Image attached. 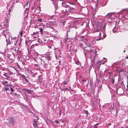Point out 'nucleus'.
Here are the masks:
<instances>
[{
  "instance_id": "1a4fd4ad",
  "label": "nucleus",
  "mask_w": 128,
  "mask_h": 128,
  "mask_svg": "<svg viewBox=\"0 0 128 128\" xmlns=\"http://www.w3.org/2000/svg\"><path fill=\"white\" fill-rule=\"evenodd\" d=\"M26 92L29 94H30L31 93V90H26Z\"/></svg>"
},
{
  "instance_id": "58836bf2",
  "label": "nucleus",
  "mask_w": 128,
  "mask_h": 128,
  "mask_svg": "<svg viewBox=\"0 0 128 128\" xmlns=\"http://www.w3.org/2000/svg\"><path fill=\"white\" fill-rule=\"evenodd\" d=\"M122 128H123V127H122Z\"/></svg>"
},
{
  "instance_id": "f8f14e48",
  "label": "nucleus",
  "mask_w": 128,
  "mask_h": 128,
  "mask_svg": "<svg viewBox=\"0 0 128 128\" xmlns=\"http://www.w3.org/2000/svg\"><path fill=\"white\" fill-rule=\"evenodd\" d=\"M42 20L40 19H38V21L40 22H42Z\"/></svg>"
},
{
  "instance_id": "c756f323",
  "label": "nucleus",
  "mask_w": 128,
  "mask_h": 128,
  "mask_svg": "<svg viewBox=\"0 0 128 128\" xmlns=\"http://www.w3.org/2000/svg\"><path fill=\"white\" fill-rule=\"evenodd\" d=\"M125 52V50H124V52Z\"/></svg>"
},
{
  "instance_id": "5701e85b",
  "label": "nucleus",
  "mask_w": 128,
  "mask_h": 128,
  "mask_svg": "<svg viewBox=\"0 0 128 128\" xmlns=\"http://www.w3.org/2000/svg\"><path fill=\"white\" fill-rule=\"evenodd\" d=\"M82 81L83 82H86V80H82Z\"/></svg>"
},
{
  "instance_id": "0eeeda50",
  "label": "nucleus",
  "mask_w": 128,
  "mask_h": 128,
  "mask_svg": "<svg viewBox=\"0 0 128 128\" xmlns=\"http://www.w3.org/2000/svg\"><path fill=\"white\" fill-rule=\"evenodd\" d=\"M63 6L64 7H66V8H69L68 9V11H71V10H72V9L71 8H70V7H69L68 6V5H66V6L65 5V6Z\"/></svg>"
},
{
  "instance_id": "e433bc0d",
  "label": "nucleus",
  "mask_w": 128,
  "mask_h": 128,
  "mask_svg": "<svg viewBox=\"0 0 128 128\" xmlns=\"http://www.w3.org/2000/svg\"><path fill=\"white\" fill-rule=\"evenodd\" d=\"M70 44H71V42H70Z\"/></svg>"
},
{
  "instance_id": "dca6fc26",
  "label": "nucleus",
  "mask_w": 128,
  "mask_h": 128,
  "mask_svg": "<svg viewBox=\"0 0 128 128\" xmlns=\"http://www.w3.org/2000/svg\"><path fill=\"white\" fill-rule=\"evenodd\" d=\"M94 128H97V127L96 126V124H95L94 126Z\"/></svg>"
},
{
  "instance_id": "4c0bfd02",
  "label": "nucleus",
  "mask_w": 128,
  "mask_h": 128,
  "mask_svg": "<svg viewBox=\"0 0 128 128\" xmlns=\"http://www.w3.org/2000/svg\"><path fill=\"white\" fill-rule=\"evenodd\" d=\"M1 65L0 64V66H1Z\"/></svg>"
},
{
  "instance_id": "c9c22d12",
  "label": "nucleus",
  "mask_w": 128,
  "mask_h": 128,
  "mask_svg": "<svg viewBox=\"0 0 128 128\" xmlns=\"http://www.w3.org/2000/svg\"><path fill=\"white\" fill-rule=\"evenodd\" d=\"M96 124V126H97V125L98 124Z\"/></svg>"
},
{
  "instance_id": "f704fd0d",
  "label": "nucleus",
  "mask_w": 128,
  "mask_h": 128,
  "mask_svg": "<svg viewBox=\"0 0 128 128\" xmlns=\"http://www.w3.org/2000/svg\"><path fill=\"white\" fill-rule=\"evenodd\" d=\"M127 58H128V56H127Z\"/></svg>"
},
{
  "instance_id": "aec40b11",
  "label": "nucleus",
  "mask_w": 128,
  "mask_h": 128,
  "mask_svg": "<svg viewBox=\"0 0 128 128\" xmlns=\"http://www.w3.org/2000/svg\"><path fill=\"white\" fill-rule=\"evenodd\" d=\"M114 80L113 79L112 80V82L113 83L114 82Z\"/></svg>"
},
{
  "instance_id": "cd10ccee",
  "label": "nucleus",
  "mask_w": 128,
  "mask_h": 128,
  "mask_svg": "<svg viewBox=\"0 0 128 128\" xmlns=\"http://www.w3.org/2000/svg\"><path fill=\"white\" fill-rule=\"evenodd\" d=\"M84 37V36H83L82 37V38H83Z\"/></svg>"
},
{
  "instance_id": "f257e3e1",
  "label": "nucleus",
  "mask_w": 128,
  "mask_h": 128,
  "mask_svg": "<svg viewBox=\"0 0 128 128\" xmlns=\"http://www.w3.org/2000/svg\"><path fill=\"white\" fill-rule=\"evenodd\" d=\"M7 120L10 121V123L13 125L16 122V119L13 117H10L7 119Z\"/></svg>"
},
{
  "instance_id": "bb28decb",
  "label": "nucleus",
  "mask_w": 128,
  "mask_h": 128,
  "mask_svg": "<svg viewBox=\"0 0 128 128\" xmlns=\"http://www.w3.org/2000/svg\"><path fill=\"white\" fill-rule=\"evenodd\" d=\"M5 82L6 83H7L8 82H7V81H5Z\"/></svg>"
},
{
  "instance_id": "6ab92c4d",
  "label": "nucleus",
  "mask_w": 128,
  "mask_h": 128,
  "mask_svg": "<svg viewBox=\"0 0 128 128\" xmlns=\"http://www.w3.org/2000/svg\"><path fill=\"white\" fill-rule=\"evenodd\" d=\"M85 112L87 114V115H88V111L87 110H85Z\"/></svg>"
},
{
  "instance_id": "2eb2a0df",
  "label": "nucleus",
  "mask_w": 128,
  "mask_h": 128,
  "mask_svg": "<svg viewBox=\"0 0 128 128\" xmlns=\"http://www.w3.org/2000/svg\"><path fill=\"white\" fill-rule=\"evenodd\" d=\"M37 121L36 119H34V122H37Z\"/></svg>"
},
{
  "instance_id": "6e6552de",
  "label": "nucleus",
  "mask_w": 128,
  "mask_h": 128,
  "mask_svg": "<svg viewBox=\"0 0 128 128\" xmlns=\"http://www.w3.org/2000/svg\"><path fill=\"white\" fill-rule=\"evenodd\" d=\"M37 122H34V123L33 124L34 126L35 127H37L38 126V124L37 123Z\"/></svg>"
},
{
  "instance_id": "9b49d317",
  "label": "nucleus",
  "mask_w": 128,
  "mask_h": 128,
  "mask_svg": "<svg viewBox=\"0 0 128 128\" xmlns=\"http://www.w3.org/2000/svg\"><path fill=\"white\" fill-rule=\"evenodd\" d=\"M116 30V28H115L113 29L112 31L114 33Z\"/></svg>"
},
{
  "instance_id": "473e14b6",
  "label": "nucleus",
  "mask_w": 128,
  "mask_h": 128,
  "mask_svg": "<svg viewBox=\"0 0 128 128\" xmlns=\"http://www.w3.org/2000/svg\"><path fill=\"white\" fill-rule=\"evenodd\" d=\"M35 34V33L34 32V33H33V34Z\"/></svg>"
},
{
  "instance_id": "f3484780",
  "label": "nucleus",
  "mask_w": 128,
  "mask_h": 128,
  "mask_svg": "<svg viewBox=\"0 0 128 128\" xmlns=\"http://www.w3.org/2000/svg\"><path fill=\"white\" fill-rule=\"evenodd\" d=\"M25 80L27 82V83H28V80L26 79V78H25Z\"/></svg>"
},
{
  "instance_id": "2f4dec72",
  "label": "nucleus",
  "mask_w": 128,
  "mask_h": 128,
  "mask_svg": "<svg viewBox=\"0 0 128 128\" xmlns=\"http://www.w3.org/2000/svg\"><path fill=\"white\" fill-rule=\"evenodd\" d=\"M109 124V125H111V124Z\"/></svg>"
},
{
  "instance_id": "39448f33",
  "label": "nucleus",
  "mask_w": 128,
  "mask_h": 128,
  "mask_svg": "<svg viewBox=\"0 0 128 128\" xmlns=\"http://www.w3.org/2000/svg\"><path fill=\"white\" fill-rule=\"evenodd\" d=\"M99 32V35H100V38H98V39H97L96 40H97V41H98L99 40H101L102 39H103V38H101V33L100 32H99V31H98V30H96V31H94V32Z\"/></svg>"
},
{
  "instance_id": "9d476101",
  "label": "nucleus",
  "mask_w": 128,
  "mask_h": 128,
  "mask_svg": "<svg viewBox=\"0 0 128 128\" xmlns=\"http://www.w3.org/2000/svg\"><path fill=\"white\" fill-rule=\"evenodd\" d=\"M69 81L67 80V81H64V82H63V84H64L65 85L67 84V82H68Z\"/></svg>"
},
{
  "instance_id": "20e7f679",
  "label": "nucleus",
  "mask_w": 128,
  "mask_h": 128,
  "mask_svg": "<svg viewBox=\"0 0 128 128\" xmlns=\"http://www.w3.org/2000/svg\"><path fill=\"white\" fill-rule=\"evenodd\" d=\"M69 38L67 37L64 40V42L65 43H66L67 44H68V42L69 43L68 44H70L69 43Z\"/></svg>"
},
{
  "instance_id": "f03ea898",
  "label": "nucleus",
  "mask_w": 128,
  "mask_h": 128,
  "mask_svg": "<svg viewBox=\"0 0 128 128\" xmlns=\"http://www.w3.org/2000/svg\"><path fill=\"white\" fill-rule=\"evenodd\" d=\"M18 40L16 38H13L12 40V43L14 44V45L15 46L16 45Z\"/></svg>"
},
{
  "instance_id": "4be33fe9",
  "label": "nucleus",
  "mask_w": 128,
  "mask_h": 128,
  "mask_svg": "<svg viewBox=\"0 0 128 128\" xmlns=\"http://www.w3.org/2000/svg\"><path fill=\"white\" fill-rule=\"evenodd\" d=\"M56 123L57 124H58V121H56Z\"/></svg>"
},
{
  "instance_id": "423d86ee",
  "label": "nucleus",
  "mask_w": 128,
  "mask_h": 128,
  "mask_svg": "<svg viewBox=\"0 0 128 128\" xmlns=\"http://www.w3.org/2000/svg\"><path fill=\"white\" fill-rule=\"evenodd\" d=\"M114 104H112L110 107V110H112L113 109H114L115 108H114Z\"/></svg>"
},
{
  "instance_id": "72a5a7b5",
  "label": "nucleus",
  "mask_w": 128,
  "mask_h": 128,
  "mask_svg": "<svg viewBox=\"0 0 128 128\" xmlns=\"http://www.w3.org/2000/svg\"><path fill=\"white\" fill-rule=\"evenodd\" d=\"M40 7L39 8V9H40Z\"/></svg>"
},
{
  "instance_id": "a878e982",
  "label": "nucleus",
  "mask_w": 128,
  "mask_h": 128,
  "mask_svg": "<svg viewBox=\"0 0 128 128\" xmlns=\"http://www.w3.org/2000/svg\"><path fill=\"white\" fill-rule=\"evenodd\" d=\"M6 74L4 73V74L3 75L4 76H6Z\"/></svg>"
},
{
  "instance_id": "7ed1b4c3",
  "label": "nucleus",
  "mask_w": 128,
  "mask_h": 128,
  "mask_svg": "<svg viewBox=\"0 0 128 128\" xmlns=\"http://www.w3.org/2000/svg\"><path fill=\"white\" fill-rule=\"evenodd\" d=\"M117 92L119 93V94H122L123 93V90L122 88H120L118 90Z\"/></svg>"
},
{
  "instance_id": "393cba45",
  "label": "nucleus",
  "mask_w": 128,
  "mask_h": 128,
  "mask_svg": "<svg viewBox=\"0 0 128 128\" xmlns=\"http://www.w3.org/2000/svg\"><path fill=\"white\" fill-rule=\"evenodd\" d=\"M61 112L60 111V115L61 114Z\"/></svg>"
},
{
  "instance_id": "ddd939ff",
  "label": "nucleus",
  "mask_w": 128,
  "mask_h": 128,
  "mask_svg": "<svg viewBox=\"0 0 128 128\" xmlns=\"http://www.w3.org/2000/svg\"><path fill=\"white\" fill-rule=\"evenodd\" d=\"M40 32L41 33H42L43 31V29L41 28H40Z\"/></svg>"
},
{
  "instance_id": "7c9ffc66",
  "label": "nucleus",
  "mask_w": 128,
  "mask_h": 128,
  "mask_svg": "<svg viewBox=\"0 0 128 128\" xmlns=\"http://www.w3.org/2000/svg\"><path fill=\"white\" fill-rule=\"evenodd\" d=\"M85 40L86 41V42L87 41V40L86 39H85Z\"/></svg>"
},
{
  "instance_id": "a211bd4d",
  "label": "nucleus",
  "mask_w": 128,
  "mask_h": 128,
  "mask_svg": "<svg viewBox=\"0 0 128 128\" xmlns=\"http://www.w3.org/2000/svg\"><path fill=\"white\" fill-rule=\"evenodd\" d=\"M10 89H11V91L12 92H14V91L13 89H12V87H10Z\"/></svg>"
},
{
  "instance_id": "4468645a",
  "label": "nucleus",
  "mask_w": 128,
  "mask_h": 128,
  "mask_svg": "<svg viewBox=\"0 0 128 128\" xmlns=\"http://www.w3.org/2000/svg\"><path fill=\"white\" fill-rule=\"evenodd\" d=\"M22 31L20 32V36H22Z\"/></svg>"
},
{
  "instance_id": "c85d7f7f",
  "label": "nucleus",
  "mask_w": 128,
  "mask_h": 128,
  "mask_svg": "<svg viewBox=\"0 0 128 128\" xmlns=\"http://www.w3.org/2000/svg\"><path fill=\"white\" fill-rule=\"evenodd\" d=\"M6 90H8V88H6Z\"/></svg>"
},
{
  "instance_id": "b1692460",
  "label": "nucleus",
  "mask_w": 128,
  "mask_h": 128,
  "mask_svg": "<svg viewBox=\"0 0 128 128\" xmlns=\"http://www.w3.org/2000/svg\"><path fill=\"white\" fill-rule=\"evenodd\" d=\"M52 47V46H48V47L50 48H51Z\"/></svg>"
},
{
  "instance_id": "412c9836",
  "label": "nucleus",
  "mask_w": 128,
  "mask_h": 128,
  "mask_svg": "<svg viewBox=\"0 0 128 128\" xmlns=\"http://www.w3.org/2000/svg\"><path fill=\"white\" fill-rule=\"evenodd\" d=\"M106 36H105V35H104V36H103V38H102L103 39L104 38H105L106 37Z\"/></svg>"
}]
</instances>
